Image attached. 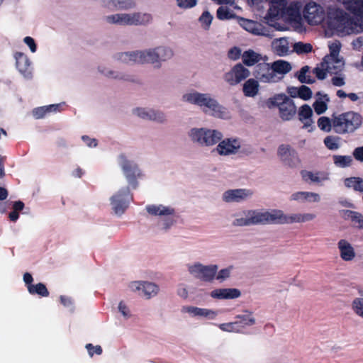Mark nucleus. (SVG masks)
Returning <instances> with one entry per match:
<instances>
[{
	"label": "nucleus",
	"instance_id": "f257e3e1",
	"mask_svg": "<svg viewBox=\"0 0 363 363\" xmlns=\"http://www.w3.org/2000/svg\"><path fill=\"white\" fill-rule=\"evenodd\" d=\"M328 24V27L340 37L363 32V21H355L349 13L338 8L329 9Z\"/></svg>",
	"mask_w": 363,
	"mask_h": 363
},
{
	"label": "nucleus",
	"instance_id": "f03ea898",
	"mask_svg": "<svg viewBox=\"0 0 363 363\" xmlns=\"http://www.w3.org/2000/svg\"><path fill=\"white\" fill-rule=\"evenodd\" d=\"M330 54L326 55L322 62L313 69V73L318 79H324L327 74H337L345 67V60L340 56L341 43L335 40L329 45Z\"/></svg>",
	"mask_w": 363,
	"mask_h": 363
},
{
	"label": "nucleus",
	"instance_id": "7ed1b4c3",
	"mask_svg": "<svg viewBox=\"0 0 363 363\" xmlns=\"http://www.w3.org/2000/svg\"><path fill=\"white\" fill-rule=\"evenodd\" d=\"M173 56L172 50L169 48L159 47L147 51H134L122 52L119 59L125 63H155L165 61Z\"/></svg>",
	"mask_w": 363,
	"mask_h": 363
},
{
	"label": "nucleus",
	"instance_id": "20e7f679",
	"mask_svg": "<svg viewBox=\"0 0 363 363\" xmlns=\"http://www.w3.org/2000/svg\"><path fill=\"white\" fill-rule=\"evenodd\" d=\"M362 123L363 117L355 111L333 115V130L337 134L353 133L362 126Z\"/></svg>",
	"mask_w": 363,
	"mask_h": 363
},
{
	"label": "nucleus",
	"instance_id": "39448f33",
	"mask_svg": "<svg viewBox=\"0 0 363 363\" xmlns=\"http://www.w3.org/2000/svg\"><path fill=\"white\" fill-rule=\"evenodd\" d=\"M183 99L186 101L203 107L205 112L210 111L213 116L223 118L226 113V108L207 94L197 92L190 93L184 94Z\"/></svg>",
	"mask_w": 363,
	"mask_h": 363
},
{
	"label": "nucleus",
	"instance_id": "423d86ee",
	"mask_svg": "<svg viewBox=\"0 0 363 363\" xmlns=\"http://www.w3.org/2000/svg\"><path fill=\"white\" fill-rule=\"evenodd\" d=\"M267 106L270 109L277 108L279 116L284 121L292 120L297 113L294 101L285 94H276L269 98L267 101Z\"/></svg>",
	"mask_w": 363,
	"mask_h": 363
},
{
	"label": "nucleus",
	"instance_id": "0eeeda50",
	"mask_svg": "<svg viewBox=\"0 0 363 363\" xmlns=\"http://www.w3.org/2000/svg\"><path fill=\"white\" fill-rule=\"evenodd\" d=\"M106 22L121 26H141L150 22V14L139 12L133 13H117L105 17Z\"/></svg>",
	"mask_w": 363,
	"mask_h": 363
},
{
	"label": "nucleus",
	"instance_id": "6e6552de",
	"mask_svg": "<svg viewBox=\"0 0 363 363\" xmlns=\"http://www.w3.org/2000/svg\"><path fill=\"white\" fill-rule=\"evenodd\" d=\"M191 140L201 145L211 146L218 143L223 134L216 130L206 128H193L191 130Z\"/></svg>",
	"mask_w": 363,
	"mask_h": 363
},
{
	"label": "nucleus",
	"instance_id": "1a4fd4ad",
	"mask_svg": "<svg viewBox=\"0 0 363 363\" xmlns=\"http://www.w3.org/2000/svg\"><path fill=\"white\" fill-rule=\"evenodd\" d=\"M189 271L196 278L203 281L211 282L216 276L218 266L216 264L205 266L197 263L190 266Z\"/></svg>",
	"mask_w": 363,
	"mask_h": 363
},
{
	"label": "nucleus",
	"instance_id": "9d476101",
	"mask_svg": "<svg viewBox=\"0 0 363 363\" xmlns=\"http://www.w3.org/2000/svg\"><path fill=\"white\" fill-rule=\"evenodd\" d=\"M120 164L128 183L133 189L138 186L137 179L141 176L138 165L133 161L128 160L123 155H120Z\"/></svg>",
	"mask_w": 363,
	"mask_h": 363
},
{
	"label": "nucleus",
	"instance_id": "9b49d317",
	"mask_svg": "<svg viewBox=\"0 0 363 363\" xmlns=\"http://www.w3.org/2000/svg\"><path fill=\"white\" fill-rule=\"evenodd\" d=\"M253 76L259 82L265 83L276 82L279 78L272 72L271 65L267 62H262V64L256 65L251 69Z\"/></svg>",
	"mask_w": 363,
	"mask_h": 363
},
{
	"label": "nucleus",
	"instance_id": "f8f14e48",
	"mask_svg": "<svg viewBox=\"0 0 363 363\" xmlns=\"http://www.w3.org/2000/svg\"><path fill=\"white\" fill-rule=\"evenodd\" d=\"M130 189L128 186L121 189L111 198V203L116 214H123L128 206V196Z\"/></svg>",
	"mask_w": 363,
	"mask_h": 363
},
{
	"label": "nucleus",
	"instance_id": "ddd939ff",
	"mask_svg": "<svg viewBox=\"0 0 363 363\" xmlns=\"http://www.w3.org/2000/svg\"><path fill=\"white\" fill-rule=\"evenodd\" d=\"M303 16L309 24H318L324 19V9L315 2H310L305 6Z\"/></svg>",
	"mask_w": 363,
	"mask_h": 363
},
{
	"label": "nucleus",
	"instance_id": "4468645a",
	"mask_svg": "<svg viewBox=\"0 0 363 363\" xmlns=\"http://www.w3.org/2000/svg\"><path fill=\"white\" fill-rule=\"evenodd\" d=\"M278 155L282 162L289 167H296L300 164L296 152L288 145H281L279 147Z\"/></svg>",
	"mask_w": 363,
	"mask_h": 363
},
{
	"label": "nucleus",
	"instance_id": "2eb2a0df",
	"mask_svg": "<svg viewBox=\"0 0 363 363\" xmlns=\"http://www.w3.org/2000/svg\"><path fill=\"white\" fill-rule=\"evenodd\" d=\"M281 7V12L279 13V16L277 17L284 18L286 21H298L301 18V5L298 2H292L289 5L286 1L284 4Z\"/></svg>",
	"mask_w": 363,
	"mask_h": 363
},
{
	"label": "nucleus",
	"instance_id": "dca6fc26",
	"mask_svg": "<svg viewBox=\"0 0 363 363\" xmlns=\"http://www.w3.org/2000/svg\"><path fill=\"white\" fill-rule=\"evenodd\" d=\"M250 72L241 63L235 65L232 69L225 73L224 79L230 85H235L245 79Z\"/></svg>",
	"mask_w": 363,
	"mask_h": 363
},
{
	"label": "nucleus",
	"instance_id": "f3484780",
	"mask_svg": "<svg viewBox=\"0 0 363 363\" xmlns=\"http://www.w3.org/2000/svg\"><path fill=\"white\" fill-rule=\"evenodd\" d=\"M301 175L303 181L309 184L323 185L330 179V174L325 171L303 170Z\"/></svg>",
	"mask_w": 363,
	"mask_h": 363
},
{
	"label": "nucleus",
	"instance_id": "a211bd4d",
	"mask_svg": "<svg viewBox=\"0 0 363 363\" xmlns=\"http://www.w3.org/2000/svg\"><path fill=\"white\" fill-rule=\"evenodd\" d=\"M340 257L345 262H352L357 257L353 245L346 239H340L337 243Z\"/></svg>",
	"mask_w": 363,
	"mask_h": 363
},
{
	"label": "nucleus",
	"instance_id": "6ab92c4d",
	"mask_svg": "<svg viewBox=\"0 0 363 363\" xmlns=\"http://www.w3.org/2000/svg\"><path fill=\"white\" fill-rule=\"evenodd\" d=\"M240 147V142L238 139L227 138L220 141L216 147V150L220 155L235 154Z\"/></svg>",
	"mask_w": 363,
	"mask_h": 363
},
{
	"label": "nucleus",
	"instance_id": "aec40b11",
	"mask_svg": "<svg viewBox=\"0 0 363 363\" xmlns=\"http://www.w3.org/2000/svg\"><path fill=\"white\" fill-rule=\"evenodd\" d=\"M249 191L245 189H230L223 194V200L226 203L242 202L249 196Z\"/></svg>",
	"mask_w": 363,
	"mask_h": 363
},
{
	"label": "nucleus",
	"instance_id": "412c9836",
	"mask_svg": "<svg viewBox=\"0 0 363 363\" xmlns=\"http://www.w3.org/2000/svg\"><path fill=\"white\" fill-rule=\"evenodd\" d=\"M130 286L133 289H135L136 290L141 291L140 294L144 296L146 298H150V297L155 296L159 291L158 286L151 282L135 281L131 284Z\"/></svg>",
	"mask_w": 363,
	"mask_h": 363
},
{
	"label": "nucleus",
	"instance_id": "4be33fe9",
	"mask_svg": "<svg viewBox=\"0 0 363 363\" xmlns=\"http://www.w3.org/2000/svg\"><path fill=\"white\" fill-rule=\"evenodd\" d=\"M356 17L363 18V0H336Z\"/></svg>",
	"mask_w": 363,
	"mask_h": 363
},
{
	"label": "nucleus",
	"instance_id": "5701e85b",
	"mask_svg": "<svg viewBox=\"0 0 363 363\" xmlns=\"http://www.w3.org/2000/svg\"><path fill=\"white\" fill-rule=\"evenodd\" d=\"M240 295V290L237 289H218L211 292V296L216 299H233Z\"/></svg>",
	"mask_w": 363,
	"mask_h": 363
},
{
	"label": "nucleus",
	"instance_id": "b1692460",
	"mask_svg": "<svg viewBox=\"0 0 363 363\" xmlns=\"http://www.w3.org/2000/svg\"><path fill=\"white\" fill-rule=\"evenodd\" d=\"M134 113L143 119H150L158 122L164 121V116L162 112L154 110L146 111L145 108H137L134 110Z\"/></svg>",
	"mask_w": 363,
	"mask_h": 363
},
{
	"label": "nucleus",
	"instance_id": "393cba45",
	"mask_svg": "<svg viewBox=\"0 0 363 363\" xmlns=\"http://www.w3.org/2000/svg\"><path fill=\"white\" fill-rule=\"evenodd\" d=\"M182 311L187 312L194 316L206 317L208 319H214L217 313L211 309L201 308L195 306L184 307Z\"/></svg>",
	"mask_w": 363,
	"mask_h": 363
},
{
	"label": "nucleus",
	"instance_id": "a878e982",
	"mask_svg": "<svg viewBox=\"0 0 363 363\" xmlns=\"http://www.w3.org/2000/svg\"><path fill=\"white\" fill-rule=\"evenodd\" d=\"M273 52L279 56H284L289 52V43L286 38L275 39L272 43Z\"/></svg>",
	"mask_w": 363,
	"mask_h": 363
},
{
	"label": "nucleus",
	"instance_id": "bb28decb",
	"mask_svg": "<svg viewBox=\"0 0 363 363\" xmlns=\"http://www.w3.org/2000/svg\"><path fill=\"white\" fill-rule=\"evenodd\" d=\"M147 212L152 216H169L174 213V209L163 205H147Z\"/></svg>",
	"mask_w": 363,
	"mask_h": 363
},
{
	"label": "nucleus",
	"instance_id": "cd10ccee",
	"mask_svg": "<svg viewBox=\"0 0 363 363\" xmlns=\"http://www.w3.org/2000/svg\"><path fill=\"white\" fill-rule=\"evenodd\" d=\"M105 5L118 10H128L134 8L135 3L133 0H106Z\"/></svg>",
	"mask_w": 363,
	"mask_h": 363
},
{
	"label": "nucleus",
	"instance_id": "c85d7f7f",
	"mask_svg": "<svg viewBox=\"0 0 363 363\" xmlns=\"http://www.w3.org/2000/svg\"><path fill=\"white\" fill-rule=\"evenodd\" d=\"M299 120L304 123V126H310L313 124V121L311 119L313 116V110L308 104H304L299 108L298 110Z\"/></svg>",
	"mask_w": 363,
	"mask_h": 363
},
{
	"label": "nucleus",
	"instance_id": "c756f323",
	"mask_svg": "<svg viewBox=\"0 0 363 363\" xmlns=\"http://www.w3.org/2000/svg\"><path fill=\"white\" fill-rule=\"evenodd\" d=\"M285 213L279 209L267 211V223L284 224Z\"/></svg>",
	"mask_w": 363,
	"mask_h": 363
},
{
	"label": "nucleus",
	"instance_id": "7c9ffc66",
	"mask_svg": "<svg viewBox=\"0 0 363 363\" xmlns=\"http://www.w3.org/2000/svg\"><path fill=\"white\" fill-rule=\"evenodd\" d=\"M272 72L277 74L284 75L291 70V64L285 60H279L274 62L271 65Z\"/></svg>",
	"mask_w": 363,
	"mask_h": 363
},
{
	"label": "nucleus",
	"instance_id": "2f4dec72",
	"mask_svg": "<svg viewBox=\"0 0 363 363\" xmlns=\"http://www.w3.org/2000/svg\"><path fill=\"white\" fill-rule=\"evenodd\" d=\"M16 67L18 71L24 74L29 72L30 61L28 57L21 52H16L15 55Z\"/></svg>",
	"mask_w": 363,
	"mask_h": 363
},
{
	"label": "nucleus",
	"instance_id": "473e14b6",
	"mask_svg": "<svg viewBox=\"0 0 363 363\" xmlns=\"http://www.w3.org/2000/svg\"><path fill=\"white\" fill-rule=\"evenodd\" d=\"M345 218L350 220L358 228L363 229V215L355 211L347 210L344 213Z\"/></svg>",
	"mask_w": 363,
	"mask_h": 363
},
{
	"label": "nucleus",
	"instance_id": "72a5a7b5",
	"mask_svg": "<svg viewBox=\"0 0 363 363\" xmlns=\"http://www.w3.org/2000/svg\"><path fill=\"white\" fill-rule=\"evenodd\" d=\"M28 291L32 295L37 294L42 297H48L50 294L46 286L43 283L28 286Z\"/></svg>",
	"mask_w": 363,
	"mask_h": 363
},
{
	"label": "nucleus",
	"instance_id": "f704fd0d",
	"mask_svg": "<svg viewBox=\"0 0 363 363\" xmlns=\"http://www.w3.org/2000/svg\"><path fill=\"white\" fill-rule=\"evenodd\" d=\"M216 16L219 20L225 21L238 18V16L226 6H220L216 11Z\"/></svg>",
	"mask_w": 363,
	"mask_h": 363
},
{
	"label": "nucleus",
	"instance_id": "c9c22d12",
	"mask_svg": "<svg viewBox=\"0 0 363 363\" xmlns=\"http://www.w3.org/2000/svg\"><path fill=\"white\" fill-rule=\"evenodd\" d=\"M345 184L355 191H363V179L359 177L347 178L345 180Z\"/></svg>",
	"mask_w": 363,
	"mask_h": 363
},
{
	"label": "nucleus",
	"instance_id": "e433bc0d",
	"mask_svg": "<svg viewBox=\"0 0 363 363\" xmlns=\"http://www.w3.org/2000/svg\"><path fill=\"white\" fill-rule=\"evenodd\" d=\"M237 320L234 322L238 325L239 330H235V333H246L250 326V316L245 315L243 316H238Z\"/></svg>",
	"mask_w": 363,
	"mask_h": 363
},
{
	"label": "nucleus",
	"instance_id": "4c0bfd02",
	"mask_svg": "<svg viewBox=\"0 0 363 363\" xmlns=\"http://www.w3.org/2000/svg\"><path fill=\"white\" fill-rule=\"evenodd\" d=\"M267 211H253L251 214V224H266Z\"/></svg>",
	"mask_w": 363,
	"mask_h": 363
},
{
	"label": "nucleus",
	"instance_id": "58836bf2",
	"mask_svg": "<svg viewBox=\"0 0 363 363\" xmlns=\"http://www.w3.org/2000/svg\"><path fill=\"white\" fill-rule=\"evenodd\" d=\"M318 126L325 132H330L333 128V117L330 119L328 117L322 116L318 120Z\"/></svg>",
	"mask_w": 363,
	"mask_h": 363
},
{
	"label": "nucleus",
	"instance_id": "ea45409f",
	"mask_svg": "<svg viewBox=\"0 0 363 363\" xmlns=\"http://www.w3.org/2000/svg\"><path fill=\"white\" fill-rule=\"evenodd\" d=\"M353 312L359 317L363 318V298H355L351 304Z\"/></svg>",
	"mask_w": 363,
	"mask_h": 363
},
{
	"label": "nucleus",
	"instance_id": "a19ab883",
	"mask_svg": "<svg viewBox=\"0 0 363 363\" xmlns=\"http://www.w3.org/2000/svg\"><path fill=\"white\" fill-rule=\"evenodd\" d=\"M268 57L267 55H263L261 53L256 52L251 50V69L256 66V65L262 64V62H267Z\"/></svg>",
	"mask_w": 363,
	"mask_h": 363
},
{
	"label": "nucleus",
	"instance_id": "79ce46f5",
	"mask_svg": "<svg viewBox=\"0 0 363 363\" xmlns=\"http://www.w3.org/2000/svg\"><path fill=\"white\" fill-rule=\"evenodd\" d=\"M324 97L325 98V101H323L322 99H319L315 101L313 104L314 110L318 115L323 113L328 109V105L326 102L328 101L329 99L326 95L324 96Z\"/></svg>",
	"mask_w": 363,
	"mask_h": 363
},
{
	"label": "nucleus",
	"instance_id": "37998d69",
	"mask_svg": "<svg viewBox=\"0 0 363 363\" xmlns=\"http://www.w3.org/2000/svg\"><path fill=\"white\" fill-rule=\"evenodd\" d=\"M352 159L350 156L337 155L334 157L335 164L340 167H346L351 164Z\"/></svg>",
	"mask_w": 363,
	"mask_h": 363
},
{
	"label": "nucleus",
	"instance_id": "c03bdc74",
	"mask_svg": "<svg viewBox=\"0 0 363 363\" xmlns=\"http://www.w3.org/2000/svg\"><path fill=\"white\" fill-rule=\"evenodd\" d=\"M308 71V66H304L301 69L298 75V79L301 83L312 84L314 82V80L310 76L306 74Z\"/></svg>",
	"mask_w": 363,
	"mask_h": 363
},
{
	"label": "nucleus",
	"instance_id": "a18cd8bd",
	"mask_svg": "<svg viewBox=\"0 0 363 363\" xmlns=\"http://www.w3.org/2000/svg\"><path fill=\"white\" fill-rule=\"evenodd\" d=\"M321 201L320 194L313 191H305V203H318Z\"/></svg>",
	"mask_w": 363,
	"mask_h": 363
},
{
	"label": "nucleus",
	"instance_id": "49530a36",
	"mask_svg": "<svg viewBox=\"0 0 363 363\" xmlns=\"http://www.w3.org/2000/svg\"><path fill=\"white\" fill-rule=\"evenodd\" d=\"M294 50L298 53H308L312 50V45L310 43H296L294 45Z\"/></svg>",
	"mask_w": 363,
	"mask_h": 363
},
{
	"label": "nucleus",
	"instance_id": "de8ad7c7",
	"mask_svg": "<svg viewBox=\"0 0 363 363\" xmlns=\"http://www.w3.org/2000/svg\"><path fill=\"white\" fill-rule=\"evenodd\" d=\"M298 96L303 100H308L312 96V91L311 89L305 85L301 86L299 88L296 89Z\"/></svg>",
	"mask_w": 363,
	"mask_h": 363
},
{
	"label": "nucleus",
	"instance_id": "09e8293b",
	"mask_svg": "<svg viewBox=\"0 0 363 363\" xmlns=\"http://www.w3.org/2000/svg\"><path fill=\"white\" fill-rule=\"evenodd\" d=\"M324 143L330 150H337L339 147L338 140L333 136H328L324 140Z\"/></svg>",
	"mask_w": 363,
	"mask_h": 363
},
{
	"label": "nucleus",
	"instance_id": "8fccbe9b",
	"mask_svg": "<svg viewBox=\"0 0 363 363\" xmlns=\"http://www.w3.org/2000/svg\"><path fill=\"white\" fill-rule=\"evenodd\" d=\"M212 20L213 16L208 11H203L201 16L199 17V21L202 25L205 26V28H209Z\"/></svg>",
	"mask_w": 363,
	"mask_h": 363
},
{
	"label": "nucleus",
	"instance_id": "3c124183",
	"mask_svg": "<svg viewBox=\"0 0 363 363\" xmlns=\"http://www.w3.org/2000/svg\"><path fill=\"white\" fill-rule=\"evenodd\" d=\"M242 55V50L237 46L231 48L227 54L228 57L231 60H238Z\"/></svg>",
	"mask_w": 363,
	"mask_h": 363
},
{
	"label": "nucleus",
	"instance_id": "603ef678",
	"mask_svg": "<svg viewBox=\"0 0 363 363\" xmlns=\"http://www.w3.org/2000/svg\"><path fill=\"white\" fill-rule=\"evenodd\" d=\"M294 223H302L301 213H294L289 216L285 214L284 224H290Z\"/></svg>",
	"mask_w": 363,
	"mask_h": 363
},
{
	"label": "nucleus",
	"instance_id": "864d4df0",
	"mask_svg": "<svg viewBox=\"0 0 363 363\" xmlns=\"http://www.w3.org/2000/svg\"><path fill=\"white\" fill-rule=\"evenodd\" d=\"M197 4V0H177V6L184 9L193 8Z\"/></svg>",
	"mask_w": 363,
	"mask_h": 363
},
{
	"label": "nucleus",
	"instance_id": "5fc2aeb1",
	"mask_svg": "<svg viewBox=\"0 0 363 363\" xmlns=\"http://www.w3.org/2000/svg\"><path fill=\"white\" fill-rule=\"evenodd\" d=\"M290 201L294 202L305 203V191H299L294 192L290 196Z\"/></svg>",
	"mask_w": 363,
	"mask_h": 363
},
{
	"label": "nucleus",
	"instance_id": "6e6d98bb",
	"mask_svg": "<svg viewBox=\"0 0 363 363\" xmlns=\"http://www.w3.org/2000/svg\"><path fill=\"white\" fill-rule=\"evenodd\" d=\"M251 33L257 35H265V30L264 27L258 23H254L251 21Z\"/></svg>",
	"mask_w": 363,
	"mask_h": 363
},
{
	"label": "nucleus",
	"instance_id": "4d7b16f0",
	"mask_svg": "<svg viewBox=\"0 0 363 363\" xmlns=\"http://www.w3.org/2000/svg\"><path fill=\"white\" fill-rule=\"evenodd\" d=\"M86 348L89 354L92 357L94 354L100 355L102 354V348L100 345L94 346L92 344L89 343L86 345Z\"/></svg>",
	"mask_w": 363,
	"mask_h": 363
},
{
	"label": "nucleus",
	"instance_id": "13d9d810",
	"mask_svg": "<svg viewBox=\"0 0 363 363\" xmlns=\"http://www.w3.org/2000/svg\"><path fill=\"white\" fill-rule=\"evenodd\" d=\"M238 327L237 323L234 322L222 323L219 325L220 330L227 332H235V330H239Z\"/></svg>",
	"mask_w": 363,
	"mask_h": 363
},
{
	"label": "nucleus",
	"instance_id": "bf43d9fd",
	"mask_svg": "<svg viewBox=\"0 0 363 363\" xmlns=\"http://www.w3.org/2000/svg\"><path fill=\"white\" fill-rule=\"evenodd\" d=\"M48 113L47 106L35 108L33 111V114L37 119L43 118Z\"/></svg>",
	"mask_w": 363,
	"mask_h": 363
},
{
	"label": "nucleus",
	"instance_id": "052dcab7",
	"mask_svg": "<svg viewBox=\"0 0 363 363\" xmlns=\"http://www.w3.org/2000/svg\"><path fill=\"white\" fill-rule=\"evenodd\" d=\"M232 267H228L225 269H223L218 273L216 276V279L220 281L225 280V279L228 278L230 274Z\"/></svg>",
	"mask_w": 363,
	"mask_h": 363
},
{
	"label": "nucleus",
	"instance_id": "680f3d73",
	"mask_svg": "<svg viewBox=\"0 0 363 363\" xmlns=\"http://www.w3.org/2000/svg\"><path fill=\"white\" fill-rule=\"evenodd\" d=\"M24 43L30 48L32 52H35L37 50V46L33 38L27 36L23 39Z\"/></svg>",
	"mask_w": 363,
	"mask_h": 363
},
{
	"label": "nucleus",
	"instance_id": "e2e57ef3",
	"mask_svg": "<svg viewBox=\"0 0 363 363\" xmlns=\"http://www.w3.org/2000/svg\"><path fill=\"white\" fill-rule=\"evenodd\" d=\"M332 84L335 86H342L345 84V77L343 76H335L331 79Z\"/></svg>",
	"mask_w": 363,
	"mask_h": 363
},
{
	"label": "nucleus",
	"instance_id": "0e129e2a",
	"mask_svg": "<svg viewBox=\"0 0 363 363\" xmlns=\"http://www.w3.org/2000/svg\"><path fill=\"white\" fill-rule=\"evenodd\" d=\"M250 224V218H236L233 221V225L235 226H245L248 225Z\"/></svg>",
	"mask_w": 363,
	"mask_h": 363
},
{
	"label": "nucleus",
	"instance_id": "69168bd1",
	"mask_svg": "<svg viewBox=\"0 0 363 363\" xmlns=\"http://www.w3.org/2000/svg\"><path fill=\"white\" fill-rule=\"evenodd\" d=\"M82 139L87 145V146L90 147H96L97 145V140L94 138H90L87 135H83Z\"/></svg>",
	"mask_w": 363,
	"mask_h": 363
},
{
	"label": "nucleus",
	"instance_id": "338daca9",
	"mask_svg": "<svg viewBox=\"0 0 363 363\" xmlns=\"http://www.w3.org/2000/svg\"><path fill=\"white\" fill-rule=\"evenodd\" d=\"M352 46L354 50H360L363 46V37H359L354 40L352 43Z\"/></svg>",
	"mask_w": 363,
	"mask_h": 363
},
{
	"label": "nucleus",
	"instance_id": "774afa93",
	"mask_svg": "<svg viewBox=\"0 0 363 363\" xmlns=\"http://www.w3.org/2000/svg\"><path fill=\"white\" fill-rule=\"evenodd\" d=\"M354 158L360 162H363V146L357 147L353 152Z\"/></svg>",
	"mask_w": 363,
	"mask_h": 363
}]
</instances>
